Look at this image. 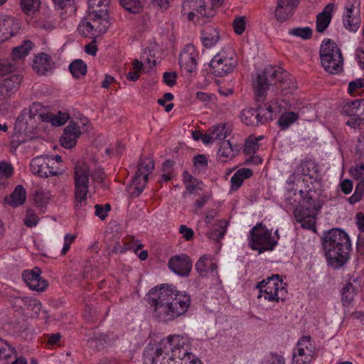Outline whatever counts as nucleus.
Here are the masks:
<instances>
[{
  "instance_id": "1",
  "label": "nucleus",
  "mask_w": 364,
  "mask_h": 364,
  "mask_svg": "<svg viewBox=\"0 0 364 364\" xmlns=\"http://www.w3.org/2000/svg\"><path fill=\"white\" fill-rule=\"evenodd\" d=\"M149 303L154 307V316L161 321L168 322L186 312L191 298L174 289L173 286L163 284L149 291Z\"/></svg>"
},
{
  "instance_id": "2",
  "label": "nucleus",
  "mask_w": 364,
  "mask_h": 364,
  "mask_svg": "<svg viewBox=\"0 0 364 364\" xmlns=\"http://www.w3.org/2000/svg\"><path fill=\"white\" fill-rule=\"evenodd\" d=\"M322 245L328 264L333 268L343 266L348 260L351 243L345 231L333 228L325 232Z\"/></svg>"
},
{
  "instance_id": "3",
  "label": "nucleus",
  "mask_w": 364,
  "mask_h": 364,
  "mask_svg": "<svg viewBox=\"0 0 364 364\" xmlns=\"http://www.w3.org/2000/svg\"><path fill=\"white\" fill-rule=\"evenodd\" d=\"M276 74L274 68L272 65L267 66L264 70L257 75L253 82V89L257 103L256 108L259 115L260 123L264 124L269 119H272V113L264 107L263 102L266 100L267 91L270 90L274 77Z\"/></svg>"
},
{
  "instance_id": "4",
  "label": "nucleus",
  "mask_w": 364,
  "mask_h": 364,
  "mask_svg": "<svg viewBox=\"0 0 364 364\" xmlns=\"http://www.w3.org/2000/svg\"><path fill=\"white\" fill-rule=\"evenodd\" d=\"M308 196L304 199L303 204L294 210V216L297 223L304 229L316 231V217L321 208L318 193L309 190Z\"/></svg>"
},
{
  "instance_id": "5",
  "label": "nucleus",
  "mask_w": 364,
  "mask_h": 364,
  "mask_svg": "<svg viewBox=\"0 0 364 364\" xmlns=\"http://www.w3.org/2000/svg\"><path fill=\"white\" fill-rule=\"evenodd\" d=\"M89 165L82 161H77L74 168V197L75 208L81 209L87 205V196L89 189Z\"/></svg>"
},
{
  "instance_id": "6",
  "label": "nucleus",
  "mask_w": 364,
  "mask_h": 364,
  "mask_svg": "<svg viewBox=\"0 0 364 364\" xmlns=\"http://www.w3.org/2000/svg\"><path fill=\"white\" fill-rule=\"evenodd\" d=\"M321 65L328 73L336 75L343 70V57L341 50L331 39L323 41L320 48Z\"/></svg>"
},
{
  "instance_id": "7",
  "label": "nucleus",
  "mask_w": 364,
  "mask_h": 364,
  "mask_svg": "<svg viewBox=\"0 0 364 364\" xmlns=\"http://www.w3.org/2000/svg\"><path fill=\"white\" fill-rule=\"evenodd\" d=\"M41 109L40 103H33L29 109L21 112L16 122V127L26 134L33 133L41 122H45V112H40Z\"/></svg>"
},
{
  "instance_id": "8",
  "label": "nucleus",
  "mask_w": 364,
  "mask_h": 364,
  "mask_svg": "<svg viewBox=\"0 0 364 364\" xmlns=\"http://www.w3.org/2000/svg\"><path fill=\"white\" fill-rule=\"evenodd\" d=\"M161 340L168 341L166 346L177 361H183L186 364L200 363L199 360H196L193 358L194 355L189 352L190 342L188 338L179 335H171Z\"/></svg>"
},
{
  "instance_id": "9",
  "label": "nucleus",
  "mask_w": 364,
  "mask_h": 364,
  "mask_svg": "<svg viewBox=\"0 0 364 364\" xmlns=\"http://www.w3.org/2000/svg\"><path fill=\"white\" fill-rule=\"evenodd\" d=\"M154 168V161L151 159H141L138 164V168L127 190L131 198L139 196L144 191L149 175Z\"/></svg>"
},
{
  "instance_id": "10",
  "label": "nucleus",
  "mask_w": 364,
  "mask_h": 364,
  "mask_svg": "<svg viewBox=\"0 0 364 364\" xmlns=\"http://www.w3.org/2000/svg\"><path fill=\"white\" fill-rule=\"evenodd\" d=\"M168 341H161L156 346L149 345L144 353L145 362L151 364H186L183 361H177L166 345ZM192 364H200L193 363Z\"/></svg>"
},
{
  "instance_id": "11",
  "label": "nucleus",
  "mask_w": 364,
  "mask_h": 364,
  "mask_svg": "<svg viewBox=\"0 0 364 364\" xmlns=\"http://www.w3.org/2000/svg\"><path fill=\"white\" fill-rule=\"evenodd\" d=\"M250 246L252 249L257 250L259 253L273 250L277 241L272 237V233L262 224H257L251 232Z\"/></svg>"
},
{
  "instance_id": "12",
  "label": "nucleus",
  "mask_w": 364,
  "mask_h": 364,
  "mask_svg": "<svg viewBox=\"0 0 364 364\" xmlns=\"http://www.w3.org/2000/svg\"><path fill=\"white\" fill-rule=\"evenodd\" d=\"M237 65L236 55L233 52H221L213 57L210 66L213 73L223 77L231 73Z\"/></svg>"
},
{
  "instance_id": "13",
  "label": "nucleus",
  "mask_w": 364,
  "mask_h": 364,
  "mask_svg": "<svg viewBox=\"0 0 364 364\" xmlns=\"http://www.w3.org/2000/svg\"><path fill=\"white\" fill-rule=\"evenodd\" d=\"M282 281L279 279L278 274L263 279L257 285V288L259 289L258 299L264 297L265 300L271 301H278L279 299V292L284 291L282 287Z\"/></svg>"
},
{
  "instance_id": "14",
  "label": "nucleus",
  "mask_w": 364,
  "mask_h": 364,
  "mask_svg": "<svg viewBox=\"0 0 364 364\" xmlns=\"http://www.w3.org/2000/svg\"><path fill=\"white\" fill-rule=\"evenodd\" d=\"M315 352V346L311 343L310 336H304L297 343L296 351L294 353L293 364H310Z\"/></svg>"
},
{
  "instance_id": "15",
  "label": "nucleus",
  "mask_w": 364,
  "mask_h": 364,
  "mask_svg": "<svg viewBox=\"0 0 364 364\" xmlns=\"http://www.w3.org/2000/svg\"><path fill=\"white\" fill-rule=\"evenodd\" d=\"M181 12L186 15L188 21H193L195 17L203 18L213 16V11H206L204 0H183Z\"/></svg>"
},
{
  "instance_id": "16",
  "label": "nucleus",
  "mask_w": 364,
  "mask_h": 364,
  "mask_svg": "<svg viewBox=\"0 0 364 364\" xmlns=\"http://www.w3.org/2000/svg\"><path fill=\"white\" fill-rule=\"evenodd\" d=\"M53 159L48 156H38L31 160L30 167L31 172L40 177L48 178L57 176L58 172L54 170Z\"/></svg>"
},
{
  "instance_id": "17",
  "label": "nucleus",
  "mask_w": 364,
  "mask_h": 364,
  "mask_svg": "<svg viewBox=\"0 0 364 364\" xmlns=\"http://www.w3.org/2000/svg\"><path fill=\"white\" fill-rule=\"evenodd\" d=\"M198 52L192 44L186 45L179 56V65L184 71L191 73L197 68Z\"/></svg>"
},
{
  "instance_id": "18",
  "label": "nucleus",
  "mask_w": 364,
  "mask_h": 364,
  "mask_svg": "<svg viewBox=\"0 0 364 364\" xmlns=\"http://www.w3.org/2000/svg\"><path fill=\"white\" fill-rule=\"evenodd\" d=\"M42 271L39 267H34L31 270H25L22 278L26 285L33 291H43L48 287V282L41 277Z\"/></svg>"
},
{
  "instance_id": "19",
  "label": "nucleus",
  "mask_w": 364,
  "mask_h": 364,
  "mask_svg": "<svg viewBox=\"0 0 364 364\" xmlns=\"http://www.w3.org/2000/svg\"><path fill=\"white\" fill-rule=\"evenodd\" d=\"M274 70H276V74L270 89H273L276 86V88L280 90L282 95L291 94L296 89L294 77L287 71L282 70L278 73L275 68Z\"/></svg>"
},
{
  "instance_id": "20",
  "label": "nucleus",
  "mask_w": 364,
  "mask_h": 364,
  "mask_svg": "<svg viewBox=\"0 0 364 364\" xmlns=\"http://www.w3.org/2000/svg\"><path fill=\"white\" fill-rule=\"evenodd\" d=\"M13 306L16 311H21L22 312L31 311L32 317H37L42 308L41 303L36 298L31 296H18L13 299Z\"/></svg>"
},
{
  "instance_id": "21",
  "label": "nucleus",
  "mask_w": 364,
  "mask_h": 364,
  "mask_svg": "<svg viewBox=\"0 0 364 364\" xmlns=\"http://www.w3.org/2000/svg\"><path fill=\"white\" fill-rule=\"evenodd\" d=\"M343 24L347 29L352 31H355L359 28V9L355 6L352 0H348L345 7Z\"/></svg>"
},
{
  "instance_id": "22",
  "label": "nucleus",
  "mask_w": 364,
  "mask_h": 364,
  "mask_svg": "<svg viewBox=\"0 0 364 364\" xmlns=\"http://www.w3.org/2000/svg\"><path fill=\"white\" fill-rule=\"evenodd\" d=\"M168 267L177 274L187 276L192 268V262L186 255H175L168 261Z\"/></svg>"
},
{
  "instance_id": "23",
  "label": "nucleus",
  "mask_w": 364,
  "mask_h": 364,
  "mask_svg": "<svg viewBox=\"0 0 364 364\" xmlns=\"http://www.w3.org/2000/svg\"><path fill=\"white\" fill-rule=\"evenodd\" d=\"M81 134L77 124L73 122H70L63 130V133L60 139V144L65 149L74 147Z\"/></svg>"
},
{
  "instance_id": "24",
  "label": "nucleus",
  "mask_w": 364,
  "mask_h": 364,
  "mask_svg": "<svg viewBox=\"0 0 364 364\" xmlns=\"http://www.w3.org/2000/svg\"><path fill=\"white\" fill-rule=\"evenodd\" d=\"M240 151L238 145L232 144L230 140H223L220 144L217 153L218 161L226 163L232 160Z\"/></svg>"
},
{
  "instance_id": "25",
  "label": "nucleus",
  "mask_w": 364,
  "mask_h": 364,
  "mask_svg": "<svg viewBox=\"0 0 364 364\" xmlns=\"http://www.w3.org/2000/svg\"><path fill=\"white\" fill-rule=\"evenodd\" d=\"M100 13L97 11H93L89 14V18L92 23L94 30L97 33H105L108 26V14L106 10H100Z\"/></svg>"
},
{
  "instance_id": "26",
  "label": "nucleus",
  "mask_w": 364,
  "mask_h": 364,
  "mask_svg": "<svg viewBox=\"0 0 364 364\" xmlns=\"http://www.w3.org/2000/svg\"><path fill=\"white\" fill-rule=\"evenodd\" d=\"M195 267L198 273L203 277H208V274H213V277L218 274L217 264L207 255L200 257L196 263Z\"/></svg>"
},
{
  "instance_id": "27",
  "label": "nucleus",
  "mask_w": 364,
  "mask_h": 364,
  "mask_svg": "<svg viewBox=\"0 0 364 364\" xmlns=\"http://www.w3.org/2000/svg\"><path fill=\"white\" fill-rule=\"evenodd\" d=\"M360 289V283L356 279L347 282L341 289V300L344 306L350 305Z\"/></svg>"
},
{
  "instance_id": "28",
  "label": "nucleus",
  "mask_w": 364,
  "mask_h": 364,
  "mask_svg": "<svg viewBox=\"0 0 364 364\" xmlns=\"http://www.w3.org/2000/svg\"><path fill=\"white\" fill-rule=\"evenodd\" d=\"M33 69L38 75H46L52 69L53 63L50 57L44 53L39 54L33 60Z\"/></svg>"
},
{
  "instance_id": "29",
  "label": "nucleus",
  "mask_w": 364,
  "mask_h": 364,
  "mask_svg": "<svg viewBox=\"0 0 364 364\" xmlns=\"http://www.w3.org/2000/svg\"><path fill=\"white\" fill-rule=\"evenodd\" d=\"M333 5H327L324 10L316 18V31L323 33L328 26L331 19V11Z\"/></svg>"
},
{
  "instance_id": "30",
  "label": "nucleus",
  "mask_w": 364,
  "mask_h": 364,
  "mask_svg": "<svg viewBox=\"0 0 364 364\" xmlns=\"http://www.w3.org/2000/svg\"><path fill=\"white\" fill-rule=\"evenodd\" d=\"M297 172L304 176H309L311 178H316L318 168L314 161L311 160L304 161L298 166Z\"/></svg>"
},
{
  "instance_id": "31",
  "label": "nucleus",
  "mask_w": 364,
  "mask_h": 364,
  "mask_svg": "<svg viewBox=\"0 0 364 364\" xmlns=\"http://www.w3.org/2000/svg\"><path fill=\"white\" fill-rule=\"evenodd\" d=\"M241 121L247 126H257L260 123L256 109L248 108L242 111Z\"/></svg>"
},
{
  "instance_id": "32",
  "label": "nucleus",
  "mask_w": 364,
  "mask_h": 364,
  "mask_svg": "<svg viewBox=\"0 0 364 364\" xmlns=\"http://www.w3.org/2000/svg\"><path fill=\"white\" fill-rule=\"evenodd\" d=\"M26 199V189L21 186H17L14 192L10 196V198L7 203L14 207H16L23 204Z\"/></svg>"
},
{
  "instance_id": "33",
  "label": "nucleus",
  "mask_w": 364,
  "mask_h": 364,
  "mask_svg": "<svg viewBox=\"0 0 364 364\" xmlns=\"http://www.w3.org/2000/svg\"><path fill=\"white\" fill-rule=\"evenodd\" d=\"M219 38V33L216 29L207 28L203 33L202 42L205 47L210 48L216 44Z\"/></svg>"
},
{
  "instance_id": "34",
  "label": "nucleus",
  "mask_w": 364,
  "mask_h": 364,
  "mask_svg": "<svg viewBox=\"0 0 364 364\" xmlns=\"http://www.w3.org/2000/svg\"><path fill=\"white\" fill-rule=\"evenodd\" d=\"M23 77L19 74L11 75L0 82L13 95L18 90Z\"/></svg>"
},
{
  "instance_id": "35",
  "label": "nucleus",
  "mask_w": 364,
  "mask_h": 364,
  "mask_svg": "<svg viewBox=\"0 0 364 364\" xmlns=\"http://www.w3.org/2000/svg\"><path fill=\"white\" fill-rule=\"evenodd\" d=\"M293 9L284 4L277 1V5L274 11V16L279 22H284L292 16Z\"/></svg>"
},
{
  "instance_id": "36",
  "label": "nucleus",
  "mask_w": 364,
  "mask_h": 364,
  "mask_svg": "<svg viewBox=\"0 0 364 364\" xmlns=\"http://www.w3.org/2000/svg\"><path fill=\"white\" fill-rule=\"evenodd\" d=\"M210 130L215 140L222 141H223L230 134L231 132L230 127L225 123H221L213 126Z\"/></svg>"
},
{
  "instance_id": "37",
  "label": "nucleus",
  "mask_w": 364,
  "mask_h": 364,
  "mask_svg": "<svg viewBox=\"0 0 364 364\" xmlns=\"http://www.w3.org/2000/svg\"><path fill=\"white\" fill-rule=\"evenodd\" d=\"M69 69L73 76L76 78L85 76L87 73V65L80 59L72 62L69 66Z\"/></svg>"
},
{
  "instance_id": "38",
  "label": "nucleus",
  "mask_w": 364,
  "mask_h": 364,
  "mask_svg": "<svg viewBox=\"0 0 364 364\" xmlns=\"http://www.w3.org/2000/svg\"><path fill=\"white\" fill-rule=\"evenodd\" d=\"M14 350L4 339L0 338V364H9V360L13 355Z\"/></svg>"
},
{
  "instance_id": "39",
  "label": "nucleus",
  "mask_w": 364,
  "mask_h": 364,
  "mask_svg": "<svg viewBox=\"0 0 364 364\" xmlns=\"http://www.w3.org/2000/svg\"><path fill=\"white\" fill-rule=\"evenodd\" d=\"M45 122H50L53 126H61L67 122L68 115L65 113L59 112L57 115L45 112Z\"/></svg>"
},
{
  "instance_id": "40",
  "label": "nucleus",
  "mask_w": 364,
  "mask_h": 364,
  "mask_svg": "<svg viewBox=\"0 0 364 364\" xmlns=\"http://www.w3.org/2000/svg\"><path fill=\"white\" fill-rule=\"evenodd\" d=\"M78 32L83 36L87 37L90 36H95L96 32L92 27V23L87 16L82 20L77 27Z\"/></svg>"
},
{
  "instance_id": "41",
  "label": "nucleus",
  "mask_w": 364,
  "mask_h": 364,
  "mask_svg": "<svg viewBox=\"0 0 364 364\" xmlns=\"http://www.w3.org/2000/svg\"><path fill=\"white\" fill-rule=\"evenodd\" d=\"M33 43L30 41H25L19 46L15 47L12 50V55L14 59H20L27 55L31 50Z\"/></svg>"
},
{
  "instance_id": "42",
  "label": "nucleus",
  "mask_w": 364,
  "mask_h": 364,
  "mask_svg": "<svg viewBox=\"0 0 364 364\" xmlns=\"http://www.w3.org/2000/svg\"><path fill=\"white\" fill-rule=\"evenodd\" d=\"M120 4L128 11L133 14L139 13L142 8L141 0H119Z\"/></svg>"
},
{
  "instance_id": "43",
  "label": "nucleus",
  "mask_w": 364,
  "mask_h": 364,
  "mask_svg": "<svg viewBox=\"0 0 364 364\" xmlns=\"http://www.w3.org/2000/svg\"><path fill=\"white\" fill-rule=\"evenodd\" d=\"M262 138V136L259 138L249 137L245 141L244 152L247 155L252 156L255 154L259 148V139Z\"/></svg>"
},
{
  "instance_id": "44",
  "label": "nucleus",
  "mask_w": 364,
  "mask_h": 364,
  "mask_svg": "<svg viewBox=\"0 0 364 364\" xmlns=\"http://www.w3.org/2000/svg\"><path fill=\"white\" fill-rule=\"evenodd\" d=\"M297 119L294 112H286L283 114L278 120V124L282 129H287L291 123Z\"/></svg>"
},
{
  "instance_id": "45",
  "label": "nucleus",
  "mask_w": 364,
  "mask_h": 364,
  "mask_svg": "<svg viewBox=\"0 0 364 364\" xmlns=\"http://www.w3.org/2000/svg\"><path fill=\"white\" fill-rule=\"evenodd\" d=\"M16 67L12 60H0V77L10 74L15 71Z\"/></svg>"
},
{
  "instance_id": "46",
  "label": "nucleus",
  "mask_w": 364,
  "mask_h": 364,
  "mask_svg": "<svg viewBox=\"0 0 364 364\" xmlns=\"http://www.w3.org/2000/svg\"><path fill=\"white\" fill-rule=\"evenodd\" d=\"M83 317L87 321L90 323H96L98 321V314L95 309L90 305H86L85 306Z\"/></svg>"
},
{
  "instance_id": "47",
  "label": "nucleus",
  "mask_w": 364,
  "mask_h": 364,
  "mask_svg": "<svg viewBox=\"0 0 364 364\" xmlns=\"http://www.w3.org/2000/svg\"><path fill=\"white\" fill-rule=\"evenodd\" d=\"M289 34L300 37L303 39L310 38L312 35L311 29L309 27L296 28L289 31Z\"/></svg>"
},
{
  "instance_id": "48",
  "label": "nucleus",
  "mask_w": 364,
  "mask_h": 364,
  "mask_svg": "<svg viewBox=\"0 0 364 364\" xmlns=\"http://www.w3.org/2000/svg\"><path fill=\"white\" fill-rule=\"evenodd\" d=\"M49 197L42 189H38L35 192L34 201L37 206L42 207L48 201Z\"/></svg>"
},
{
  "instance_id": "49",
  "label": "nucleus",
  "mask_w": 364,
  "mask_h": 364,
  "mask_svg": "<svg viewBox=\"0 0 364 364\" xmlns=\"http://www.w3.org/2000/svg\"><path fill=\"white\" fill-rule=\"evenodd\" d=\"M21 6L24 11H36L40 6V0H21Z\"/></svg>"
},
{
  "instance_id": "50",
  "label": "nucleus",
  "mask_w": 364,
  "mask_h": 364,
  "mask_svg": "<svg viewBox=\"0 0 364 364\" xmlns=\"http://www.w3.org/2000/svg\"><path fill=\"white\" fill-rule=\"evenodd\" d=\"M364 193V178L358 183L353 195L350 198V202L355 203L359 201Z\"/></svg>"
},
{
  "instance_id": "51",
  "label": "nucleus",
  "mask_w": 364,
  "mask_h": 364,
  "mask_svg": "<svg viewBox=\"0 0 364 364\" xmlns=\"http://www.w3.org/2000/svg\"><path fill=\"white\" fill-rule=\"evenodd\" d=\"M38 222V217L33 210H28L24 219V224L27 227H34Z\"/></svg>"
},
{
  "instance_id": "52",
  "label": "nucleus",
  "mask_w": 364,
  "mask_h": 364,
  "mask_svg": "<svg viewBox=\"0 0 364 364\" xmlns=\"http://www.w3.org/2000/svg\"><path fill=\"white\" fill-rule=\"evenodd\" d=\"M14 173L13 166L10 163L6 161L0 162V174L2 177L8 179Z\"/></svg>"
},
{
  "instance_id": "53",
  "label": "nucleus",
  "mask_w": 364,
  "mask_h": 364,
  "mask_svg": "<svg viewBox=\"0 0 364 364\" xmlns=\"http://www.w3.org/2000/svg\"><path fill=\"white\" fill-rule=\"evenodd\" d=\"M232 26L235 32L238 35H241L245 30V18L243 16L236 18L232 22Z\"/></svg>"
},
{
  "instance_id": "54",
  "label": "nucleus",
  "mask_w": 364,
  "mask_h": 364,
  "mask_svg": "<svg viewBox=\"0 0 364 364\" xmlns=\"http://www.w3.org/2000/svg\"><path fill=\"white\" fill-rule=\"evenodd\" d=\"M125 245L127 246L125 249H133L135 253L144 247V245L138 240H135L134 237H127L125 241Z\"/></svg>"
},
{
  "instance_id": "55",
  "label": "nucleus",
  "mask_w": 364,
  "mask_h": 364,
  "mask_svg": "<svg viewBox=\"0 0 364 364\" xmlns=\"http://www.w3.org/2000/svg\"><path fill=\"white\" fill-rule=\"evenodd\" d=\"M262 364H284V360L281 355L270 353L264 358Z\"/></svg>"
},
{
  "instance_id": "56",
  "label": "nucleus",
  "mask_w": 364,
  "mask_h": 364,
  "mask_svg": "<svg viewBox=\"0 0 364 364\" xmlns=\"http://www.w3.org/2000/svg\"><path fill=\"white\" fill-rule=\"evenodd\" d=\"M362 106H364V100H355L348 103L344 108V112L348 115H352V109H357Z\"/></svg>"
},
{
  "instance_id": "57",
  "label": "nucleus",
  "mask_w": 364,
  "mask_h": 364,
  "mask_svg": "<svg viewBox=\"0 0 364 364\" xmlns=\"http://www.w3.org/2000/svg\"><path fill=\"white\" fill-rule=\"evenodd\" d=\"M202 183L200 182L197 178L192 181V182L186 184V192L189 194H193L198 190H201Z\"/></svg>"
},
{
  "instance_id": "58",
  "label": "nucleus",
  "mask_w": 364,
  "mask_h": 364,
  "mask_svg": "<svg viewBox=\"0 0 364 364\" xmlns=\"http://www.w3.org/2000/svg\"><path fill=\"white\" fill-rule=\"evenodd\" d=\"M225 232V229L221 225L218 229H215L208 232L207 235L210 239L219 240L223 237Z\"/></svg>"
},
{
  "instance_id": "59",
  "label": "nucleus",
  "mask_w": 364,
  "mask_h": 364,
  "mask_svg": "<svg viewBox=\"0 0 364 364\" xmlns=\"http://www.w3.org/2000/svg\"><path fill=\"white\" fill-rule=\"evenodd\" d=\"M364 87V78H358L348 84V92L353 93L357 90Z\"/></svg>"
},
{
  "instance_id": "60",
  "label": "nucleus",
  "mask_w": 364,
  "mask_h": 364,
  "mask_svg": "<svg viewBox=\"0 0 364 364\" xmlns=\"http://www.w3.org/2000/svg\"><path fill=\"white\" fill-rule=\"evenodd\" d=\"M243 179L240 176L239 173L236 171V173L232 176L230 182H231V189L233 191L237 190L241 185L242 184Z\"/></svg>"
},
{
  "instance_id": "61",
  "label": "nucleus",
  "mask_w": 364,
  "mask_h": 364,
  "mask_svg": "<svg viewBox=\"0 0 364 364\" xmlns=\"http://www.w3.org/2000/svg\"><path fill=\"white\" fill-rule=\"evenodd\" d=\"M12 95L13 94L0 82V106L6 102Z\"/></svg>"
},
{
  "instance_id": "62",
  "label": "nucleus",
  "mask_w": 364,
  "mask_h": 364,
  "mask_svg": "<svg viewBox=\"0 0 364 364\" xmlns=\"http://www.w3.org/2000/svg\"><path fill=\"white\" fill-rule=\"evenodd\" d=\"M179 232L186 240H191L193 237V230L184 225L180 226Z\"/></svg>"
},
{
  "instance_id": "63",
  "label": "nucleus",
  "mask_w": 364,
  "mask_h": 364,
  "mask_svg": "<svg viewBox=\"0 0 364 364\" xmlns=\"http://www.w3.org/2000/svg\"><path fill=\"white\" fill-rule=\"evenodd\" d=\"M176 74L175 73H164V81L168 86H173L176 84Z\"/></svg>"
},
{
  "instance_id": "64",
  "label": "nucleus",
  "mask_w": 364,
  "mask_h": 364,
  "mask_svg": "<svg viewBox=\"0 0 364 364\" xmlns=\"http://www.w3.org/2000/svg\"><path fill=\"white\" fill-rule=\"evenodd\" d=\"M356 224L360 230L364 232V213L359 212L355 215Z\"/></svg>"
}]
</instances>
